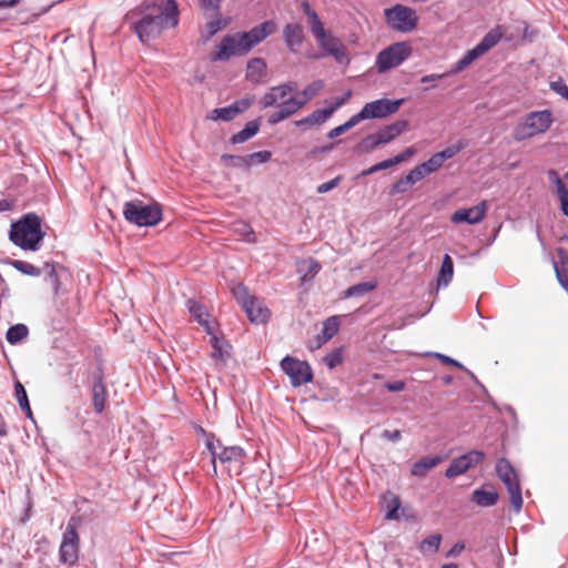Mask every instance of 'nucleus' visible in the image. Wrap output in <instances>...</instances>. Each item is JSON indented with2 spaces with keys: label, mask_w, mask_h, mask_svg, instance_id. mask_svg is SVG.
I'll use <instances>...</instances> for the list:
<instances>
[{
  "label": "nucleus",
  "mask_w": 568,
  "mask_h": 568,
  "mask_svg": "<svg viewBox=\"0 0 568 568\" xmlns=\"http://www.w3.org/2000/svg\"><path fill=\"white\" fill-rule=\"evenodd\" d=\"M124 21L144 44L156 39L163 30L178 27L179 3L176 0L163 3L144 0L124 14Z\"/></svg>",
  "instance_id": "1"
},
{
  "label": "nucleus",
  "mask_w": 568,
  "mask_h": 568,
  "mask_svg": "<svg viewBox=\"0 0 568 568\" xmlns=\"http://www.w3.org/2000/svg\"><path fill=\"white\" fill-rule=\"evenodd\" d=\"M277 29L274 20L268 19L254 26L247 31H236L225 34L216 49L210 53L211 62H225L232 57H244Z\"/></svg>",
  "instance_id": "2"
},
{
  "label": "nucleus",
  "mask_w": 568,
  "mask_h": 568,
  "mask_svg": "<svg viewBox=\"0 0 568 568\" xmlns=\"http://www.w3.org/2000/svg\"><path fill=\"white\" fill-rule=\"evenodd\" d=\"M43 220L36 212H28L10 224L9 241L26 252H37L43 245L47 232L42 229Z\"/></svg>",
  "instance_id": "3"
},
{
  "label": "nucleus",
  "mask_w": 568,
  "mask_h": 568,
  "mask_svg": "<svg viewBox=\"0 0 568 568\" xmlns=\"http://www.w3.org/2000/svg\"><path fill=\"white\" fill-rule=\"evenodd\" d=\"M122 214L124 220L136 227H154L163 221V206L156 201H126Z\"/></svg>",
  "instance_id": "4"
},
{
  "label": "nucleus",
  "mask_w": 568,
  "mask_h": 568,
  "mask_svg": "<svg viewBox=\"0 0 568 568\" xmlns=\"http://www.w3.org/2000/svg\"><path fill=\"white\" fill-rule=\"evenodd\" d=\"M505 36L504 26L497 24L489 30L481 40L471 49H468L448 70L452 75L463 72L476 60L495 48Z\"/></svg>",
  "instance_id": "5"
},
{
  "label": "nucleus",
  "mask_w": 568,
  "mask_h": 568,
  "mask_svg": "<svg viewBox=\"0 0 568 568\" xmlns=\"http://www.w3.org/2000/svg\"><path fill=\"white\" fill-rule=\"evenodd\" d=\"M495 471L509 494V500L513 510L516 514H519L523 509L524 499L518 471L506 457H500L497 459Z\"/></svg>",
  "instance_id": "6"
},
{
  "label": "nucleus",
  "mask_w": 568,
  "mask_h": 568,
  "mask_svg": "<svg viewBox=\"0 0 568 568\" xmlns=\"http://www.w3.org/2000/svg\"><path fill=\"white\" fill-rule=\"evenodd\" d=\"M413 53L409 41H398L381 50L375 59V68L378 73H385L402 65Z\"/></svg>",
  "instance_id": "7"
},
{
  "label": "nucleus",
  "mask_w": 568,
  "mask_h": 568,
  "mask_svg": "<svg viewBox=\"0 0 568 568\" xmlns=\"http://www.w3.org/2000/svg\"><path fill=\"white\" fill-rule=\"evenodd\" d=\"M80 519L72 516L62 532L61 544L59 547V561L62 565L73 567L79 560L80 536L78 526Z\"/></svg>",
  "instance_id": "8"
},
{
  "label": "nucleus",
  "mask_w": 568,
  "mask_h": 568,
  "mask_svg": "<svg viewBox=\"0 0 568 568\" xmlns=\"http://www.w3.org/2000/svg\"><path fill=\"white\" fill-rule=\"evenodd\" d=\"M384 18L390 29L400 33H409L418 26L416 10L402 3L385 8Z\"/></svg>",
  "instance_id": "9"
},
{
  "label": "nucleus",
  "mask_w": 568,
  "mask_h": 568,
  "mask_svg": "<svg viewBox=\"0 0 568 568\" xmlns=\"http://www.w3.org/2000/svg\"><path fill=\"white\" fill-rule=\"evenodd\" d=\"M281 371L290 378L291 386L301 387L313 382L314 372L311 364L292 355H285L280 362Z\"/></svg>",
  "instance_id": "10"
},
{
  "label": "nucleus",
  "mask_w": 568,
  "mask_h": 568,
  "mask_svg": "<svg viewBox=\"0 0 568 568\" xmlns=\"http://www.w3.org/2000/svg\"><path fill=\"white\" fill-rule=\"evenodd\" d=\"M405 99H388L381 98L374 101L367 102L363 105V108L358 111L362 120H375V119H386L393 114H395L399 108L403 105Z\"/></svg>",
  "instance_id": "11"
},
{
  "label": "nucleus",
  "mask_w": 568,
  "mask_h": 568,
  "mask_svg": "<svg viewBox=\"0 0 568 568\" xmlns=\"http://www.w3.org/2000/svg\"><path fill=\"white\" fill-rule=\"evenodd\" d=\"M314 38L318 47L324 51V53L313 55L314 59H321L328 55L333 57L339 64H349L351 60L346 47L329 30H325L321 37L317 34Z\"/></svg>",
  "instance_id": "12"
},
{
  "label": "nucleus",
  "mask_w": 568,
  "mask_h": 568,
  "mask_svg": "<svg viewBox=\"0 0 568 568\" xmlns=\"http://www.w3.org/2000/svg\"><path fill=\"white\" fill-rule=\"evenodd\" d=\"M485 453L479 449H470L453 458L445 470V477L448 479L464 475L469 469L481 464L485 459Z\"/></svg>",
  "instance_id": "13"
},
{
  "label": "nucleus",
  "mask_w": 568,
  "mask_h": 568,
  "mask_svg": "<svg viewBox=\"0 0 568 568\" xmlns=\"http://www.w3.org/2000/svg\"><path fill=\"white\" fill-rule=\"evenodd\" d=\"M488 211L487 201H480L477 205L462 207L456 210L450 215V222L453 224H468L475 225L483 222Z\"/></svg>",
  "instance_id": "14"
},
{
  "label": "nucleus",
  "mask_w": 568,
  "mask_h": 568,
  "mask_svg": "<svg viewBox=\"0 0 568 568\" xmlns=\"http://www.w3.org/2000/svg\"><path fill=\"white\" fill-rule=\"evenodd\" d=\"M91 395L93 410L95 414L101 415L105 410L108 403V389L102 368H99L92 375Z\"/></svg>",
  "instance_id": "15"
},
{
  "label": "nucleus",
  "mask_w": 568,
  "mask_h": 568,
  "mask_svg": "<svg viewBox=\"0 0 568 568\" xmlns=\"http://www.w3.org/2000/svg\"><path fill=\"white\" fill-rule=\"evenodd\" d=\"M409 129V121L406 119L396 120L393 123H389L382 129L374 132V135L379 144L386 145L394 141L397 136L405 133Z\"/></svg>",
  "instance_id": "16"
},
{
  "label": "nucleus",
  "mask_w": 568,
  "mask_h": 568,
  "mask_svg": "<svg viewBox=\"0 0 568 568\" xmlns=\"http://www.w3.org/2000/svg\"><path fill=\"white\" fill-rule=\"evenodd\" d=\"M499 500V494L496 488L489 484H483L474 489L470 495V501L478 507L488 508L495 506Z\"/></svg>",
  "instance_id": "17"
},
{
  "label": "nucleus",
  "mask_w": 568,
  "mask_h": 568,
  "mask_svg": "<svg viewBox=\"0 0 568 568\" xmlns=\"http://www.w3.org/2000/svg\"><path fill=\"white\" fill-rule=\"evenodd\" d=\"M305 39L303 26L296 22H287L283 27V40L292 53H297Z\"/></svg>",
  "instance_id": "18"
},
{
  "label": "nucleus",
  "mask_w": 568,
  "mask_h": 568,
  "mask_svg": "<svg viewBox=\"0 0 568 568\" xmlns=\"http://www.w3.org/2000/svg\"><path fill=\"white\" fill-rule=\"evenodd\" d=\"M526 123L530 130L537 133H545L549 130L552 123V112L550 110H539L529 112L526 118Z\"/></svg>",
  "instance_id": "19"
},
{
  "label": "nucleus",
  "mask_w": 568,
  "mask_h": 568,
  "mask_svg": "<svg viewBox=\"0 0 568 568\" xmlns=\"http://www.w3.org/2000/svg\"><path fill=\"white\" fill-rule=\"evenodd\" d=\"M267 75V63L262 57H254L246 62L245 80L252 84H260Z\"/></svg>",
  "instance_id": "20"
},
{
  "label": "nucleus",
  "mask_w": 568,
  "mask_h": 568,
  "mask_svg": "<svg viewBox=\"0 0 568 568\" xmlns=\"http://www.w3.org/2000/svg\"><path fill=\"white\" fill-rule=\"evenodd\" d=\"M262 118L257 116L244 124V126L236 133L232 134L229 138V143L231 145L243 144L254 138L261 129Z\"/></svg>",
  "instance_id": "21"
},
{
  "label": "nucleus",
  "mask_w": 568,
  "mask_h": 568,
  "mask_svg": "<svg viewBox=\"0 0 568 568\" xmlns=\"http://www.w3.org/2000/svg\"><path fill=\"white\" fill-rule=\"evenodd\" d=\"M210 345L212 348L211 357L213 359L221 363L229 361L233 346L224 336H213V338H210Z\"/></svg>",
  "instance_id": "22"
},
{
  "label": "nucleus",
  "mask_w": 568,
  "mask_h": 568,
  "mask_svg": "<svg viewBox=\"0 0 568 568\" xmlns=\"http://www.w3.org/2000/svg\"><path fill=\"white\" fill-rule=\"evenodd\" d=\"M332 118L325 106L314 110L308 115L296 120L294 122L296 128L311 129L315 125H321Z\"/></svg>",
  "instance_id": "23"
},
{
  "label": "nucleus",
  "mask_w": 568,
  "mask_h": 568,
  "mask_svg": "<svg viewBox=\"0 0 568 568\" xmlns=\"http://www.w3.org/2000/svg\"><path fill=\"white\" fill-rule=\"evenodd\" d=\"M339 326H341L339 316L333 315V316L327 317L323 322L321 333L317 334V336H316V341H317L316 347H320V346H322V344L331 341L338 333Z\"/></svg>",
  "instance_id": "24"
},
{
  "label": "nucleus",
  "mask_w": 568,
  "mask_h": 568,
  "mask_svg": "<svg viewBox=\"0 0 568 568\" xmlns=\"http://www.w3.org/2000/svg\"><path fill=\"white\" fill-rule=\"evenodd\" d=\"M454 276V261L448 253L442 258V264L436 276V285L438 288L446 287Z\"/></svg>",
  "instance_id": "25"
},
{
  "label": "nucleus",
  "mask_w": 568,
  "mask_h": 568,
  "mask_svg": "<svg viewBox=\"0 0 568 568\" xmlns=\"http://www.w3.org/2000/svg\"><path fill=\"white\" fill-rule=\"evenodd\" d=\"M442 460L443 458L439 455L422 457L414 463L410 474L415 477H424L429 470L439 465Z\"/></svg>",
  "instance_id": "26"
},
{
  "label": "nucleus",
  "mask_w": 568,
  "mask_h": 568,
  "mask_svg": "<svg viewBox=\"0 0 568 568\" xmlns=\"http://www.w3.org/2000/svg\"><path fill=\"white\" fill-rule=\"evenodd\" d=\"M301 9L303 13L307 17L313 37L317 34L318 37H321L323 34V31H325L326 29L324 28V24L320 19L317 12L312 8L311 3L307 0H303L301 2Z\"/></svg>",
  "instance_id": "27"
},
{
  "label": "nucleus",
  "mask_w": 568,
  "mask_h": 568,
  "mask_svg": "<svg viewBox=\"0 0 568 568\" xmlns=\"http://www.w3.org/2000/svg\"><path fill=\"white\" fill-rule=\"evenodd\" d=\"M247 318L253 324H265L271 317V312L267 307L261 305L256 297L253 298V306L251 310L243 308Z\"/></svg>",
  "instance_id": "28"
},
{
  "label": "nucleus",
  "mask_w": 568,
  "mask_h": 568,
  "mask_svg": "<svg viewBox=\"0 0 568 568\" xmlns=\"http://www.w3.org/2000/svg\"><path fill=\"white\" fill-rule=\"evenodd\" d=\"M377 284L373 281H364L348 286L341 293L342 298L363 297L367 293L374 291Z\"/></svg>",
  "instance_id": "29"
},
{
  "label": "nucleus",
  "mask_w": 568,
  "mask_h": 568,
  "mask_svg": "<svg viewBox=\"0 0 568 568\" xmlns=\"http://www.w3.org/2000/svg\"><path fill=\"white\" fill-rule=\"evenodd\" d=\"M385 501H386L385 519L398 520L400 518V511L404 514L400 497L398 495L387 493V496H385Z\"/></svg>",
  "instance_id": "30"
},
{
  "label": "nucleus",
  "mask_w": 568,
  "mask_h": 568,
  "mask_svg": "<svg viewBox=\"0 0 568 568\" xmlns=\"http://www.w3.org/2000/svg\"><path fill=\"white\" fill-rule=\"evenodd\" d=\"M221 452H219L217 460L222 464L231 463V462H242V459L246 456L245 450L237 445L234 446H224L222 444Z\"/></svg>",
  "instance_id": "31"
},
{
  "label": "nucleus",
  "mask_w": 568,
  "mask_h": 568,
  "mask_svg": "<svg viewBox=\"0 0 568 568\" xmlns=\"http://www.w3.org/2000/svg\"><path fill=\"white\" fill-rule=\"evenodd\" d=\"M29 335V327L23 323L10 325L6 332V339L10 345H19Z\"/></svg>",
  "instance_id": "32"
},
{
  "label": "nucleus",
  "mask_w": 568,
  "mask_h": 568,
  "mask_svg": "<svg viewBox=\"0 0 568 568\" xmlns=\"http://www.w3.org/2000/svg\"><path fill=\"white\" fill-rule=\"evenodd\" d=\"M362 116L359 114V112L353 114L347 121H345L344 123L331 129L327 133H326V136L331 140H335L336 138L343 135L344 133H346L347 131H349L351 129H353L354 126H356L359 122H362Z\"/></svg>",
  "instance_id": "33"
},
{
  "label": "nucleus",
  "mask_w": 568,
  "mask_h": 568,
  "mask_svg": "<svg viewBox=\"0 0 568 568\" xmlns=\"http://www.w3.org/2000/svg\"><path fill=\"white\" fill-rule=\"evenodd\" d=\"M237 116L236 111L234 110L232 103L225 106L215 108L213 109L209 115L207 119L214 122L222 121V122H231Z\"/></svg>",
  "instance_id": "34"
},
{
  "label": "nucleus",
  "mask_w": 568,
  "mask_h": 568,
  "mask_svg": "<svg viewBox=\"0 0 568 568\" xmlns=\"http://www.w3.org/2000/svg\"><path fill=\"white\" fill-rule=\"evenodd\" d=\"M220 162L225 168L248 171V161L246 155L223 153L220 158Z\"/></svg>",
  "instance_id": "35"
},
{
  "label": "nucleus",
  "mask_w": 568,
  "mask_h": 568,
  "mask_svg": "<svg viewBox=\"0 0 568 568\" xmlns=\"http://www.w3.org/2000/svg\"><path fill=\"white\" fill-rule=\"evenodd\" d=\"M233 296L235 301L242 306V308H248L253 306V298L255 296L251 295L248 288L243 284L239 283L232 288Z\"/></svg>",
  "instance_id": "36"
},
{
  "label": "nucleus",
  "mask_w": 568,
  "mask_h": 568,
  "mask_svg": "<svg viewBox=\"0 0 568 568\" xmlns=\"http://www.w3.org/2000/svg\"><path fill=\"white\" fill-rule=\"evenodd\" d=\"M324 88L323 80H314L308 83L302 92L297 93L296 97L300 98V102L304 106L307 102H310L313 98H315L318 92Z\"/></svg>",
  "instance_id": "37"
},
{
  "label": "nucleus",
  "mask_w": 568,
  "mask_h": 568,
  "mask_svg": "<svg viewBox=\"0 0 568 568\" xmlns=\"http://www.w3.org/2000/svg\"><path fill=\"white\" fill-rule=\"evenodd\" d=\"M443 537L439 532L429 535L425 539H423L418 546V550L426 555V554H436L440 547Z\"/></svg>",
  "instance_id": "38"
},
{
  "label": "nucleus",
  "mask_w": 568,
  "mask_h": 568,
  "mask_svg": "<svg viewBox=\"0 0 568 568\" xmlns=\"http://www.w3.org/2000/svg\"><path fill=\"white\" fill-rule=\"evenodd\" d=\"M8 264L23 275L38 277L42 271L40 267L22 260H9Z\"/></svg>",
  "instance_id": "39"
},
{
  "label": "nucleus",
  "mask_w": 568,
  "mask_h": 568,
  "mask_svg": "<svg viewBox=\"0 0 568 568\" xmlns=\"http://www.w3.org/2000/svg\"><path fill=\"white\" fill-rule=\"evenodd\" d=\"M185 306L196 323H200L204 318L210 317L206 307L195 298H189L185 302Z\"/></svg>",
  "instance_id": "40"
},
{
  "label": "nucleus",
  "mask_w": 568,
  "mask_h": 568,
  "mask_svg": "<svg viewBox=\"0 0 568 568\" xmlns=\"http://www.w3.org/2000/svg\"><path fill=\"white\" fill-rule=\"evenodd\" d=\"M468 145V142L464 139H459L456 141V143L447 145L442 151L436 152L443 163H445L447 160L453 159L456 154L462 152L466 146Z\"/></svg>",
  "instance_id": "41"
},
{
  "label": "nucleus",
  "mask_w": 568,
  "mask_h": 568,
  "mask_svg": "<svg viewBox=\"0 0 568 568\" xmlns=\"http://www.w3.org/2000/svg\"><path fill=\"white\" fill-rule=\"evenodd\" d=\"M321 270V264L315 258H310L306 262V270L303 271L302 268H298V272H303L301 275V283L306 284L314 280V277L317 275V273Z\"/></svg>",
  "instance_id": "42"
},
{
  "label": "nucleus",
  "mask_w": 568,
  "mask_h": 568,
  "mask_svg": "<svg viewBox=\"0 0 568 568\" xmlns=\"http://www.w3.org/2000/svg\"><path fill=\"white\" fill-rule=\"evenodd\" d=\"M426 355L428 356H432V357H435L437 359H439L443 364L445 365H448V366H453V367H456V368H460V369H464L466 371L468 374L471 375L473 379L479 384L478 379L476 378V376L470 372L468 371L459 361L446 355V354H443V353H438V352H428L426 353Z\"/></svg>",
  "instance_id": "43"
},
{
  "label": "nucleus",
  "mask_w": 568,
  "mask_h": 568,
  "mask_svg": "<svg viewBox=\"0 0 568 568\" xmlns=\"http://www.w3.org/2000/svg\"><path fill=\"white\" fill-rule=\"evenodd\" d=\"M379 148V144L374 135V133H371L363 138L356 145H355V153L357 154H367L371 151Z\"/></svg>",
  "instance_id": "44"
},
{
  "label": "nucleus",
  "mask_w": 568,
  "mask_h": 568,
  "mask_svg": "<svg viewBox=\"0 0 568 568\" xmlns=\"http://www.w3.org/2000/svg\"><path fill=\"white\" fill-rule=\"evenodd\" d=\"M14 398L18 402L20 409L27 408L30 405L29 396L23 384L14 378L13 381Z\"/></svg>",
  "instance_id": "45"
},
{
  "label": "nucleus",
  "mask_w": 568,
  "mask_h": 568,
  "mask_svg": "<svg viewBox=\"0 0 568 568\" xmlns=\"http://www.w3.org/2000/svg\"><path fill=\"white\" fill-rule=\"evenodd\" d=\"M343 359L344 357L342 347L334 348L323 357L324 364L329 369H334L335 367L341 365L343 363Z\"/></svg>",
  "instance_id": "46"
},
{
  "label": "nucleus",
  "mask_w": 568,
  "mask_h": 568,
  "mask_svg": "<svg viewBox=\"0 0 568 568\" xmlns=\"http://www.w3.org/2000/svg\"><path fill=\"white\" fill-rule=\"evenodd\" d=\"M246 159L248 161L250 170L253 165H261L267 163L272 159V152L268 150L256 151L251 154H246Z\"/></svg>",
  "instance_id": "47"
},
{
  "label": "nucleus",
  "mask_w": 568,
  "mask_h": 568,
  "mask_svg": "<svg viewBox=\"0 0 568 568\" xmlns=\"http://www.w3.org/2000/svg\"><path fill=\"white\" fill-rule=\"evenodd\" d=\"M548 176H549L550 182L556 187V194L558 196V200L567 196L568 195V189H567L565 182L562 181V179L557 173V171L552 170V169L549 170L548 171Z\"/></svg>",
  "instance_id": "48"
},
{
  "label": "nucleus",
  "mask_w": 568,
  "mask_h": 568,
  "mask_svg": "<svg viewBox=\"0 0 568 568\" xmlns=\"http://www.w3.org/2000/svg\"><path fill=\"white\" fill-rule=\"evenodd\" d=\"M548 176H549L550 182L556 187V194L558 196V200L567 196L568 195V189H567L565 182L562 181V179L557 173V171L552 170V169L549 170L548 171Z\"/></svg>",
  "instance_id": "49"
},
{
  "label": "nucleus",
  "mask_w": 568,
  "mask_h": 568,
  "mask_svg": "<svg viewBox=\"0 0 568 568\" xmlns=\"http://www.w3.org/2000/svg\"><path fill=\"white\" fill-rule=\"evenodd\" d=\"M226 23L227 22L225 20H223L220 16L216 17L215 19L209 21L205 24L206 34L203 37L204 41H207L215 34H217L221 30H223L225 28Z\"/></svg>",
  "instance_id": "50"
},
{
  "label": "nucleus",
  "mask_w": 568,
  "mask_h": 568,
  "mask_svg": "<svg viewBox=\"0 0 568 568\" xmlns=\"http://www.w3.org/2000/svg\"><path fill=\"white\" fill-rule=\"evenodd\" d=\"M57 263L53 262H45L43 267L47 271L45 280L50 281L53 292L58 293L60 287V280L57 272Z\"/></svg>",
  "instance_id": "51"
},
{
  "label": "nucleus",
  "mask_w": 568,
  "mask_h": 568,
  "mask_svg": "<svg viewBox=\"0 0 568 568\" xmlns=\"http://www.w3.org/2000/svg\"><path fill=\"white\" fill-rule=\"evenodd\" d=\"M414 184L407 175L399 178L395 183L390 185L388 194L390 196L406 193Z\"/></svg>",
  "instance_id": "52"
},
{
  "label": "nucleus",
  "mask_w": 568,
  "mask_h": 568,
  "mask_svg": "<svg viewBox=\"0 0 568 568\" xmlns=\"http://www.w3.org/2000/svg\"><path fill=\"white\" fill-rule=\"evenodd\" d=\"M302 108H303V105L300 102V98L296 95L290 97V98L283 100L282 105H281V109L285 112L287 118L295 114Z\"/></svg>",
  "instance_id": "53"
},
{
  "label": "nucleus",
  "mask_w": 568,
  "mask_h": 568,
  "mask_svg": "<svg viewBox=\"0 0 568 568\" xmlns=\"http://www.w3.org/2000/svg\"><path fill=\"white\" fill-rule=\"evenodd\" d=\"M341 142H342V140L333 141L331 143L324 144V145L314 146L310 151H307L306 159L318 160L321 154L331 152Z\"/></svg>",
  "instance_id": "54"
},
{
  "label": "nucleus",
  "mask_w": 568,
  "mask_h": 568,
  "mask_svg": "<svg viewBox=\"0 0 568 568\" xmlns=\"http://www.w3.org/2000/svg\"><path fill=\"white\" fill-rule=\"evenodd\" d=\"M452 74L448 73V71L444 72V73H432V74H425L423 75L420 79H419V82L423 83V84H430V85H427L425 88H423V92H427L432 89H435L436 85L434 84L435 82L437 81H440V80H444L445 78L447 77H450Z\"/></svg>",
  "instance_id": "55"
},
{
  "label": "nucleus",
  "mask_w": 568,
  "mask_h": 568,
  "mask_svg": "<svg viewBox=\"0 0 568 568\" xmlns=\"http://www.w3.org/2000/svg\"><path fill=\"white\" fill-rule=\"evenodd\" d=\"M390 168H393V163H390L389 158H388V159L382 160V161H379V162L368 166L367 169H364L358 174V176L359 178H365V176L375 174V173H377L379 171L388 170Z\"/></svg>",
  "instance_id": "56"
},
{
  "label": "nucleus",
  "mask_w": 568,
  "mask_h": 568,
  "mask_svg": "<svg viewBox=\"0 0 568 568\" xmlns=\"http://www.w3.org/2000/svg\"><path fill=\"white\" fill-rule=\"evenodd\" d=\"M254 101H255V95L246 94L245 97L233 101L232 105H233L234 110L236 111L237 115H240V114L244 113L245 111H247L252 106Z\"/></svg>",
  "instance_id": "57"
},
{
  "label": "nucleus",
  "mask_w": 568,
  "mask_h": 568,
  "mask_svg": "<svg viewBox=\"0 0 568 568\" xmlns=\"http://www.w3.org/2000/svg\"><path fill=\"white\" fill-rule=\"evenodd\" d=\"M535 133L527 125L526 121L524 123L517 124L513 131V138L517 142H521L526 139L534 136Z\"/></svg>",
  "instance_id": "58"
},
{
  "label": "nucleus",
  "mask_w": 568,
  "mask_h": 568,
  "mask_svg": "<svg viewBox=\"0 0 568 568\" xmlns=\"http://www.w3.org/2000/svg\"><path fill=\"white\" fill-rule=\"evenodd\" d=\"M549 88L552 92L568 101V85L561 77H558L556 80L550 81Z\"/></svg>",
  "instance_id": "59"
},
{
  "label": "nucleus",
  "mask_w": 568,
  "mask_h": 568,
  "mask_svg": "<svg viewBox=\"0 0 568 568\" xmlns=\"http://www.w3.org/2000/svg\"><path fill=\"white\" fill-rule=\"evenodd\" d=\"M444 165L437 153H434L428 160L422 162V168L427 174L438 171Z\"/></svg>",
  "instance_id": "60"
},
{
  "label": "nucleus",
  "mask_w": 568,
  "mask_h": 568,
  "mask_svg": "<svg viewBox=\"0 0 568 568\" xmlns=\"http://www.w3.org/2000/svg\"><path fill=\"white\" fill-rule=\"evenodd\" d=\"M352 92L348 90L343 97H336L333 102L325 105L329 114L333 116L334 113L342 108L347 100L351 98Z\"/></svg>",
  "instance_id": "61"
},
{
  "label": "nucleus",
  "mask_w": 568,
  "mask_h": 568,
  "mask_svg": "<svg viewBox=\"0 0 568 568\" xmlns=\"http://www.w3.org/2000/svg\"><path fill=\"white\" fill-rule=\"evenodd\" d=\"M343 176L342 175H337L335 176L334 179L329 180V181H326L324 183H321L316 191L318 194H325L332 190H334L335 187H337L342 181Z\"/></svg>",
  "instance_id": "62"
},
{
  "label": "nucleus",
  "mask_w": 568,
  "mask_h": 568,
  "mask_svg": "<svg viewBox=\"0 0 568 568\" xmlns=\"http://www.w3.org/2000/svg\"><path fill=\"white\" fill-rule=\"evenodd\" d=\"M415 154V149L413 146L405 148L402 152L398 154L389 158L390 163H393V166L398 165L406 161L408 158L413 156Z\"/></svg>",
  "instance_id": "63"
},
{
  "label": "nucleus",
  "mask_w": 568,
  "mask_h": 568,
  "mask_svg": "<svg viewBox=\"0 0 568 568\" xmlns=\"http://www.w3.org/2000/svg\"><path fill=\"white\" fill-rule=\"evenodd\" d=\"M555 272H556V277H557L559 284L568 293V270H566L564 267H558L555 264Z\"/></svg>",
  "instance_id": "64"
}]
</instances>
